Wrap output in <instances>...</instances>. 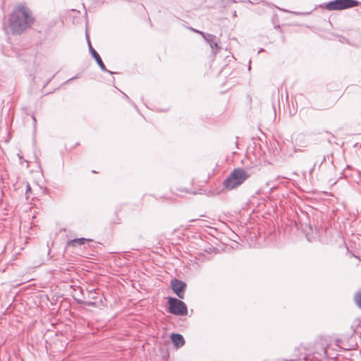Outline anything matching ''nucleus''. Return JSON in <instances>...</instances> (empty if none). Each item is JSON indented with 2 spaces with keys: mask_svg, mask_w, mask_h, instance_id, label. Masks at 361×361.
<instances>
[{
  "mask_svg": "<svg viewBox=\"0 0 361 361\" xmlns=\"http://www.w3.org/2000/svg\"><path fill=\"white\" fill-rule=\"evenodd\" d=\"M185 286V284L180 281L178 280H173L171 281V287L174 293L177 295V296L180 298H183V289Z\"/></svg>",
  "mask_w": 361,
  "mask_h": 361,
  "instance_id": "39448f33",
  "label": "nucleus"
},
{
  "mask_svg": "<svg viewBox=\"0 0 361 361\" xmlns=\"http://www.w3.org/2000/svg\"><path fill=\"white\" fill-rule=\"evenodd\" d=\"M171 338L173 345L177 348L183 346L185 343V340L180 334H172Z\"/></svg>",
  "mask_w": 361,
  "mask_h": 361,
  "instance_id": "0eeeda50",
  "label": "nucleus"
},
{
  "mask_svg": "<svg viewBox=\"0 0 361 361\" xmlns=\"http://www.w3.org/2000/svg\"><path fill=\"white\" fill-rule=\"evenodd\" d=\"M357 1L355 0H335L326 4V8L329 11L343 10L357 6Z\"/></svg>",
  "mask_w": 361,
  "mask_h": 361,
  "instance_id": "7ed1b4c3",
  "label": "nucleus"
},
{
  "mask_svg": "<svg viewBox=\"0 0 361 361\" xmlns=\"http://www.w3.org/2000/svg\"><path fill=\"white\" fill-rule=\"evenodd\" d=\"M88 43H89L90 51L92 56L96 60L97 63H98V65L99 66L101 69L104 71H106V70L105 66H104L101 57L99 56L98 53L92 48L89 40H88Z\"/></svg>",
  "mask_w": 361,
  "mask_h": 361,
  "instance_id": "423d86ee",
  "label": "nucleus"
},
{
  "mask_svg": "<svg viewBox=\"0 0 361 361\" xmlns=\"http://www.w3.org/2000/svg\"><path fill=\"white\" fill-rule=\"evenodd\" d=\"M26 188H27V189H26V194H27L28 192H30L31 191V188H30V185L28 183L27 184Z\"/></svg>",
  "mask_w": 361,
  "mask_h": 361,
  "instance_id": "9b49d317",
  "label": "nucleus"
},
{
  "mask_svg": "<svg viewBox=\"0 0 361 361\" xmlns=\"http://www.w3.org/2000/svg\"><path fill=\"white\" fill-rule=\"evenodd\" d=\"M32 11L26 5H17L9 16L8 28L13 35H20L30 28L35 23Z\"/></svg>",
  "mask_w": 361,
  "mask_h": 361,
  "instance_id": "f257e3e1",
  "label": "nucleus"
},
{
  "mask_svg": "<svg viewBox=\"0 0 361 361\" xmlns=\"http://www.w3.org/2000/svg\"><path fill=\"white\" fill-rule=\"evenodd\" d=\"M90 241L89 239L81 238L74 239L68 243V245H72L73 247L85 244L86 242Z\"/></svg>",
  "mask_w": 361,
  "mask_h": 361,
  "instance_id": "1a4fd4ad",
  "label": "nucleus"
},
{
  "mask_svg": "<svg viewBox=\"0 0 361 361\" xmlns=\"http://www.w3.org/2000/svg\"><path fill=\"white\" fill-rule=\"evenodd\" d=\"M169 311L176 315H185L188 312L185 304L180 300L170 298L169 299Z\"/></svg>",
  "mask_w": 361,
  "mask_h": 361,
  "instance_id": "20e7f679",
  "label": "nucleus"
},
{
  "mask_svg": "<svg viewBox=\"0 0 361 361\" xmlns=\"http://www.w3.org/2000/svg\"><path fill=\"white\" fill-rule=\"evenodd\" d=\"M355 300L357 306L361 309V293L355 295Z\"/></svg>",
  "mask_w": 361,
  "mask_h": 361,
  "instance_id": "9d476101",
  "label": "nucleus"
},
{
  "mask_svg": "<svg viewBox=\"0 0 361 361\" xmlns=\"http://www.w3.org/2000/svg\"><path fill=\"white\" fill-rule=\"evenodd\" d=\"M250 175L243 168L234 169L227 178L224 180V185L228 190H233L243 184Z\"/></svg>",
  "mask_w": 361,
  "mask_h": 361,
  "instance_id": "f03ea898",
  "label": "nucleus"
},
{
  "mask_svg": "<svg viewBox=\"0 0 361 361\" xmlns=\"http://www.w3.org/2000/svg\"><path fill=\"white\" fill-rule=\"evenodd\" d=\"M197 32L200 33L202 35V37L204 38V39L208 42L211 46V47L213 49L214 47H217V43L214 41L215 37L212 35H204L201 31H196Z\"/></svg>",
  "mask_w": 361,
  "mask_h": 361,
  "instance_id": "6e6552de",
  "label": "nucleus"
}]
</instances>
